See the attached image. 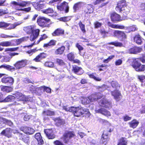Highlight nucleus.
Instances as JSON below:
<instances>
[{"instance_id": "obj_12", "label": "nucleus", "mask_w": 145, "mask_h": 145, "mask_svg": "<svg viewBox=\"0 0 145 145\" xmlns=\"http://www.w3.org/2000/svg\"><path fill=\"white\" fill-rule=\"evenodd\" d=\"M12 129L9 127H7L3 130L1 133V135L4 136L8 138H10L12 137Z\"/></svg>"}, {"instance_id": "obj_17", "label": "nucleus", "mask_w": 145, "mask_h": 145, "mask_svg": "<svg viewBox=\"0 0 145 145\" xmlns=\"http://www.w3.org/2000/svg\"><path fill=\"white\" fill-rule=\"evenodd\" d=\"M68 59L69 61L72 62L73 63H76L79 64L80 63V61L77 59H74L75 56L73 52L69 53L67 55Z\"/></svg>"}, {"instance_id": "obj_33", "label": "nucleus", "mask_w": 145, "mask_h": 145, "mask_svg": "<svg viewBox=\"0 0 145 145\" xmlns=\"http://www.w3.org/2000/svg\"><path fill=\"white\" fill-rule=\"evenodd\" d=\"M20 139L25 143H28L29 141L28 137L26 135H24L22 133H20L19 134Z\"/></svg>"}, {"instance_id": "obj_51", "label": "nucleus", "mask_w": 145, "mask_h": 145, "mask_svg": "<svg viewBox=\"0 0 145 145\" xmlns=\"http://www.w3.org/2000/svg\"><path fill=\"white\" fill-rule=\"evenodd\" d=\"M44 65L46 67L52 68L54 67V63L51 61H46L45 62Z\"/></svg>"}, {"instance_id": "obj_3", "label": "nucleus", "mask_w": 145, "mask_h": 145, "mask_svg": "<svg viewBox=\"0 0 145 145\" xmlns=\"http://www.w3.org/2000/svg\"><path fill=\"white\" fill-rule=\"evenodd\" d=\"M131 66L138 72H144L145 71V65L142 64L136 58L133 59Z\"/></svg>"}, {"instance_id": "obj_26", "label": "nucleus", "mask_w": 145, "mask_h": 145, "mask_svg": "<svg viewBox=\"0 0 145 145\" xmlns=\"http://www.w3.org/2000/svg\"><path fill=\"white\" fill-rule=\"evenodd\" d=\"M56 41L54 39H52L50 40L48 42L45 43L43 45L44 48H49L56 45Z\"/></svg>"}, {"instance_id": "obj_64", "label": "nucleus", "mask_w": 145, "mask_h": 145, "mask_svg": "<svg viewBox=\"0 0 145 145\" xmlns=\"http://www.w3.org/2000/svg\"><path fill=\"white\" fill-rule=\"evenodd\" d=\"M39 55L40 56L42 59L46 58L47 56V54L44 52L40 53L39 54Z\"/></svg>"}, {"instance_id": "obj_46", "label": "nucleus", "mask_w": 145, "mask_h": 145, "mask_svg": "<svg viewBox=\"0 0 145 145\" xmlns=\"http://www.w3.org/2000/svg\"><path fill=\"white\" fill-rule=\"evenodd\" d=\"M114 130L113 127L112 126H109V127H108L104 131L103 133V134H107L108 135V133H111Z\"/></svg>"}, {"instance_id": "obj_27", "label": "nucleus", "mask_w": 145, "mask_h": 145, "mask_svg": "<svg viewBox=\"0 0 145 145\" xmlns=\"http://www.w3.org/2000/svg\"><path fill=\"white\" fill-rule=\"evenodd\" d=\"M48 38L46 34H44L41 35V37L39 39L37 42L36 43H35V42H34L33 44L31 45L27 46V47H31L34 44H38L42 40H45L46 39Z\"/></svg>"}, {"instance_id": "obj_63", "label": "nucleus", "mask_w": 145, "mask_h": 145, "mask_svg": "<svg viewBox=\"0 0 145 145\" xmlns=\"http://www.w3.org/2000/svg\"><path fill=\"white\" fill-rule=\"evenodd\" d=\"M94 27L95 28H97L101 27L102 24L98 21H96L94 23Z\"/></svg>"}, {"instance_id": "obj_59", "label": "nucleus", "mask_w": 145, "mask_h": 145, "mask_svg": "<svg viewBox=\"0 0 145 145\" xmlns=\"http://www.w3.org/2000/svg\"><path fill=\"white\" fill-rule=\"evenodd\" d=\"M54 145H65L62 142L59 140H56L53 142Z\"/></svg>"}, {"instance_id": "obj_24", "label": "nucleus", "mask_w": 145, "mask_h": 145, "mask_svg": "<svg viewBox=\"0 0 145 145\" xmlns=\"http://www.w3.org/2000/svg\"><path fill=\"white\" fill-rule=\"evenodd\" d=\"M133 40L134 42L138 45H141L142 43V38L138 34L135 35L134 37Z\"/></svg>"}, {"instance_id": "obj_41", "label": "nucleus", "mask_w": 145, "mask_h": 145, "mask_svg": "<svg viewBox=\"0 0 145 145\" xmlns=\"http://www.w3.org/2000/svg\"><path fill=\"white\" fill-rule=\"evenodd\" d=\"M56 62L57 65L60 66H65L66 65V63L63 59L59 58L56 59Z\"/></svg>"}, {"instance_id": "obj_8", "label": "nucleus", "mask_w": 145, "mask_h": 145, "mask_svg": "<svg viewBox=\"0 0 145 145\" xmlns=\"http://www.w3.org/2000/svg\"><path fill=\"white\" fill-rule=\"evenodd\" d=\"M110 93L111 95L113 97L114 99L117 102L121 100L122 98V96L121 92L119 89H115L111 91Z\"/></svg>"}, {"instance_id": "obj_53", "label": "nucleus", "mask_w": 145, "mask_h": 145, "mask_svg": "<svg viewBox=\"0 0 145 145\" xmlns=\"http://www.w3.org/2000/svg\"><path fill=\"white\" fill-rule=\"evenodd\" d=\"M90 102L91 99L89 98V97L85 98L82 100V103L84 105L88 104Z\"/></svg>"}, {"instance_id": "obj_5", "label": "nucleus", "mask_w": 145, "mask_h": 145, "mask_svg": "<svg viewBox=\"0 0 145 145\" xmlns=\"http://www.w3.org/2000/svg\"><path fill=\"white\" fill-rule=\"evenodd\" d=\"M86 112V109L83 107L73 106L72 113L74 116L78 117L84 114Z\"/></svg>"}, {"instance_id": "obj_40", "label": "nucleus", "mask_w": 145, "mask_h": 145, "mask_svg": "<svg viewBox=\"0 0 145 145\" xmlns=\"http://www.w3.org/2000/svg\"><path fill=\"white\" fill-rule=\"evenodd\" d=\"M14 96L12 95H8L3 100L0 101L1 102H10L13 99Z\"/></svg>"}, {"instance_id": "obj_57", "label": "nucleus", "mask_w": 145, "mask_h": 145, "mask_svg": "<svg viewBox=\"0 0 145 145\" xmlns=\"http://www.w3.org/2000/svg\"><path fill=\"white\" fill-rule=\"evenodd\" d=\"M28 2L27 1H22L19 2V6L22 7H25L28 4Z\"/></svg>"}, {"instance_id": "obj_50", "label": "nucleus", "mask_w": 145, "mask_h": 145, "mask_svg": "<svg viewBox=\"0 0 145 145\" xmlns=\"http://www.w3.org/2000/svg\"><path fill=\"white\" fill-rule=\"evenodd\" d=\"M97 89L99 91L103 92L106 89V86L105 84H103L101 86H97Z\"/></svg>"}, {"instance_id": "obj_38", "label": "nucleus", "mask_w": 145, "mask_h": 145, "mask_svg": "<svg viewBox=\"0 0 145 145\" xmlns=\"http://www.w3.org/2000/svg\"><path fill=\"white\" fill-rule=\"evenodd\" d=\"M33 29L34 28L33 27L30 25L25 27L24 28V30L26 33L29 34H31Z\"/></svg>"}, {"instance_id": "obj_35", "label": "nucleus", "mask_w": 145, "mask_h": 145, "mask_svg": "<svg viewBox=\"0 0 145 145\" xmlns=\"http://www.w3.org/2000/svg\"><path fill=\"white\" fill-rule=\"evenodd\" d=\"M82 4V2H79L75 3L73 7V9L74 12H76L79 8H81Z\"/></svg>"}, {"instance_id": "obj_44", "label": "nucleus", "mask_w": 145, "mask_h": 145, "mask_svg": "<svg viewBox=\"0 0 145 145\" xmlns=\"http://www.w3.org/2000/svg\"><path fill=\"white\" fill-rule=\"evenodd\" d=\"M3 120L2 125L6 124L10 126H11L13 125L12 122L10 120L3 118Z\"/></svg>"}, {"instance_id": "obj_36", "label": "nucleus", "mask_w": 145, "mask_h": 145, "mask_svg": "<svg viewBox=\"0 0 145 145\" xmlns=\"http://www.w3.org/2000/svg\"><path fill=\"white\" fill-rule=\"evenodd\" d=\"M42 12L44 14H53L54 10L53 8L48 7V8L41 10Z\"/></svg>"}, {"instance_id": "obj_25", "label": "nucleus", "mask_w": 145, "mask_h": 145, "mask_svg": "<svg viewBox=\"0 0 145 145\" xmlns=\"http://www.w3.org/2000/svg\"><path fill=\"white\" fill-rule=\"evenodd\" d=\"M64 33V30L58 28L56 29L53 33H52V35L53 36H59L63 35Z\"/></svg>"}, {"instance_id": "obj_34", "label": "nucleus", "mask_w": 145, "mask_h": 145, "mask_svg": "<svg viewBox=\"0 0 145 145\" xmlns=\"http://www.w3.org/2000/svg\"><path fill=\"white\" fill-rule=\"evenodd\" d=\"M127 138L124 137H121L120 138L117 145H127Z\"/></svg>"}, {"instance_id": "obj_10", "label": "nucleus", "mask_w": 145, "mask_h": 145, "mask_svg": "<svg viewBox=\"0 0 145 145\" xmlns=\"http://www.w3.org/2000/svg\"><path fill=\"white\" fill-rule=\"evenodd\" d=\"M1 82L9 86L12 85L14 82V78L11 76H4L1 79Z\"/></svg>"}, {"instance_id": "obj_52", "label": "nucleus", "mask_w": 145, "mask_h": 145, "mask_svg": "<svg viewBox=\"0 0 145 145\" xmlns=\"http://www.w3.org/2000/svg\"><path fill=\"white\" fill-rule=\"evenodd\" d=\"M78 24L82 31L83 33H85L86 32V30L85 29V25L82 24L81 21L79 22Z\"/></svg>"}, {"instance_id": "obj_31", "label": "nucleus", "mask_w": 145, "mask_h": 145, "mask_svg": "<svg viewBox=\"0 0 145 145\" xmlns=\"http://www.w3.org/2000/svg\"><path fill=\"white\" fill-rule=\"evenodd\" d=\"M1 90L4 92L9 93L12 91L13 88L12 86H3L1 88Z\"/></svg>"}, {"instance_id": "obj_22", "label": "nucleus", "mask_w": 145, "mask_h": 145, "mask_svg": "<svg viewBox=\"0 0 145 145\" xmlns=\"http://www.w3.org/2000/svg\"><path fill=\"white\" fill-rule=\"evenodd\" d=\"M96 112L98 113H101L107 117L110 116L111 115L110 111L104 108H100L97 110Z\"/></svg>"}, {"instance_id": "obj_32", "label": "nucleus", "mask_w": 145, "mask_h": 145, "mask_svg": "<svg viewBox=\"0 0 145 145\" xmlns=\"http://www.w3.org/2000/svg\"><path fill=\"white\" fill-rule=\"evenodd\" d=\"M14 95L18 101H24L25 100V96L21 93L17 92L15 93Z\"/></svg>"}, {"instance_id": "obj_16", "label": "nucleus", "mask_w": 145, "mask_h": 145, "mask_svg": "<svg viewBox=\"0 0 145 145\" xmlns=\"http://www.w3.org/2000/svg\"><path fill=\"white\" fill-rule=\"evenodd\" d=\"M109 140V138L107 134H103L99 141L100 145H106Z\"/></svg>"}, {"instance_id": "obj_39", "label": "nucleus", "mask_w": 145, "mask_h": 145, "mask_svg": "<svg viewBox=\"0 0 145 145\" xmlns=\"http://www.w3.org/2000/svg\"><path fill=\"white\" fill-rule=\"evenodd\" d=\"M111 86L113 88L115 89H119L120 87V85L116 81H112Z\"/></svg>"}, {"instance_id": "obj_56", "label": "nucleus", "mask_w": 145, "mask_h": 145, "mask_svg": "<svg viewBox=\"0 0 145 145\" xmlns=\"http://www.w3.org/2000/svg\"><path fill=\"white\" fill-rule=\"evenodd\" d=\"M137 78L139 81L142 83L144 82L145 81V76L144 75H138Z\"/></svg>"}, {"instance_id": "obj_23", "label": "nucleus", "mask_w": 145, "mask_h": 145, "mask_svg": "<svg viewBox=\"0 0 145 145\" xmlns=\"http://www.w3.org/2000/svg\"><path fill=\"white\" fill-rule=\"evenodd\" d=\"M35 138L37 140L39 145H42L44 144V141L40 133H37L34 135Z\"/></svg>"}, {"instance_id": "obj_42", "label": "nucleus", "mask_w": 145, "mask_h": 145, "mask_svg": "<svg viewBox=\"0 0 145 145\" xmlns=\"http://www.w3.org/2000/svg\"><path fill=\"white\" fill-rule=\"evenodd\" d=\"M40 88L41 89H42L43 91H45L47 93H51V89L49 87L42 86H40Z\"/></svg>"}, {"instance_id": "obj_48", "label": "nucleus", "mask_w": 145, "mask_h": 145, "mask_svg": "<svg viewBox=\"0 0 145 145\" xmlns=\"http://www.w3.org/2000/svg\"><path fill=\"white\" fill-rule=\"evenodd\" d=\"M54 120L57 122V123L59 125H64L65 122L64 120L63 119H61L59 118H55Z\"/></svg>"}, {"instance_id": "obj_4", "label": "nucleus", "mask_w": 145, "mask_h": 145, "mask_svg": "<svg viewBox=\"0 0 145 145\" xmlns=\"http://www.w3.org/2000/svg\"><path fill=\"white\" fill-rule=\"evenodd\" d=\"M65 44V46L63 45H61L59 47L57 48L54 52L55 54L56 55H61L63 54L65 51V47L67 48V50H69L70 49L71 46L70 42L67 40L65 41L64 42Z\"/></svg>"}, {"instance_id": "obj_15", "label": "nucleus", "mask_w": 145, "mask_h": 145, "mask_svg": "<svg viewBox=\"0 0 145 145\" xmlns=\"http://www.w3.org/2000/svg\"><path fill=\"white\" fill-rule=\"evenodd\" d=\"M42 2L43 1L40 0L38 2H33L32 5L36 10L40 11L46 7L45 4L40 3Z\"/></svg>"}, {"instance_id": "obj_58", "label": "nucleus", "mask_w": 145, "mask_h": 145, "mask_svg": "<svg viewBox=\"0 0 145 145\" xmlns=\"http://www.w3.org/2000/svg\"><path fill=\"white\" fill-rule=\"evenodd\" d=\"M7 10V9H6V10L0 9V16L8 14V12Z\"/></svg>"}, {"instance_id": "obj_13", "label": "nucleus", "mask_w": 145, "mask_h": 145, "mask_svg": "<svg viewBox=\"0 0 145 145\" xmlns=\"http://www.w3.org/2000/svg\"><path fill=\"white\" fill-rule=\"evenodd\" d=\"M113 34L114 36L118 38H121V40H123L127 38L126 35L123 31L115 30L113 32Z\"/></svg>"}, {"instance_id": "obj_62", "label": "nucleus", "mask_w": 145, "mask_h": 145, "mask_svg": "<svg viewBox=\"0 0 145 145\" xmlns=\"http://www.w3.org/2000/svg\"><path fill=\"white\" fill-rule=\"evenodd\" d=\"M31 10V7H28L24 8H21L19 10L21 11H24L26 12H28L30 11Z\"/></svg>"}, {"instance_id": "obj_18", "label": "nucleus", "mask_w": 145, "mask_h": 145, "mask_svg": "<svg viewBox=\"0 0 145 145\" xmlns=\"http://www.w3.org/2000/svg\"><path fill=\"white\" fill-rule=\"evenodd\" d=\"M142 50V48L134 46L129 50V52L130 54H137L140 52Z\"/></svg>"}, {"instance_id": "obj_29", "label": "nucleus", "mask_w": 145, "mask_h": 145, "mask_svg": "<svg viewBox=\"0 0 145 145\" xmlns=\"http://www.w3.org/2000/svg\"><path fill=\"white\" fill-rule=\"evenodd\" d=\"M107 24L108 26L113 28L120 29H125V26L123 25L112 24L110 22H108L107 23Z\"/></svg>"}, {"instance_id": "obj_21", "label": "nucleus", "mask_w": 145, "mask_h": 145, "mask_svg": "<svg viewBox=\"0 0 145 145\" xmlns=\"http://www.w3.org/2000/svg\"><path fill=\"white\" fill-rule=\"evenodd\" d=\"M72 71L75 73L79 75H81L84 72L82 68L81 67L75 65L72 67Z\"/></svg>"}, {"instance_id": "obj_1", "label": "nucleus", "mask_w": 145, "mask_h": 145, "mask_svg": "<svg viewBox=\"0 0 145 145\" xmlns=\"http://www.w3.org/2000/svg\"><path fill=\"white\" fill-rule=\"evenodd\" d=\"M127 4L125 0H121L118 1L117 4L115 9L119 13H122V17L125 19L127 18L128 14L130 11L127 7Z\"/></svg>"}, {"instance_id": "obj_43", "label": "nucleus", "mask_w": 145, "mask_h": 145, "mask_svg": "<svg viewBox=\"0 0 145 145\" xmlns=\"http://www.w3.org/2000/svg\"><path fill=\"white\" fill-rule=\"evenodd\" d=\"M42 113L47 116H53L55 115V113L54 111H52L49 110L44 111Z\"/></svg>"}, {"instance_id": "obj_54", "label": "nucleus", "mask_w": 145, "mask_h": 145, "mask_svg": "<svg viewBox=\"0 0 145 145\" xmlns=\"http://www.w3.org/2000/svg\"><path fill=\"white\" fill-rule=\"evenodd\" d=\"M10 24L4 22H0V28H5L9 26Z\"/></svg>"}, {"instance_id": "obj_47", "label": "nucleus", "mask_w": 145, "mask_h": 145, "mask_svg": "<svg viewBox=\"0 0 145 145\" xmlns=\"http://www.w3.org/2000/svg\"><path fill=\"white\" fill-rule=\"evenodd\" d=\"M127 28L129 30L128 32L127 33H129L131 31H135L137 30L138 28L136 25H133L132 26L127 27Z\"/></svg>"}, {"instance_id": "obj_6", "label": "nucleus", "mask_w": 145, "mask_h": 145, "mask_svg": "<svg viewBox=\"0 0 145 145\" xmlns=\"http://www.w3.org/2000/svg\"><path fill=\"white\" fill-rule=\"evenodd\" d=\"M50 21V19L44 17H39L37 19V22L40 27H48L49 25L48 23Z\"/></svg>"}, {"instance_id": "obj_11", "label": "nucleus", "mask_w": 145, "mask_h": 145, "mask_svg": "<svg viewBox=\"0 0 145 145\" xmlns=\"http://www.w3.org/2000/svg\"><path fill=\"white\" fill-rule=\"evenodd\" d=\"M27 60L26 59L22 60L16 61L14 65L16 69H19L24 67L27 64Z\"/></svg>"}, {"instance_id": "obj_45", "label": "nucleus", "mask_w": 145, "mask_h": 145, "mask_svg": "<svg viewBox=\"0 0 145 145\" xmlns=\"http://www.w3.org/2000/svg\"><path fill=\"white\" fill-rule=\"evenodd\" d=\"M101 34L102 35L104 38L107 36V35L108 34V32L105 31L104 29H101L99 30Z\"/></svg>"}, {"instance_id": "obj_2", "label": "nucleus", "mask_w": 145, "mask_h": 145, "mask_svg": "<svg viewBox=\"0 0 145 145\" xmlns=\"http://www.w3.org/2000/svg\"><path fill=\"white\" fill-rule=\"evenodd\" d=\"M75 136L73 131H67L63 134L60 138L62 140L63 143L66 145L69 142L70 139Z\"/></svg>"}, {"instance_id": "obj_49", "label": "nucleus", "mask_w": 145, "mask_h": 145, "mask_svg": "<svg viewBox=\"0 0 145 145\" xmlns=\"http://www.w3.org/2000/svg\"><path fill=\"white\" fill-rule=\"evenodd\" d=\"M108 44L114 45L115 46L121 47L122 46V44L118 41L112 42H109Z\"/></svg>"}, {"instance_id": "obj_55", "label": "nucleus", "mask_w": 145, "mask_h": 145, "mask_svg": "<svg viewBox=\"0 0 145 145\" xmlns=\"http://www.w3.org/2000/svg\"><path fill=\"white\" fill-rule=\"evenodd\" d=\"M73 106L68 107L67 106H63V109L67 112H69L72 113Z\"/></svg>"}, {"instance_id": "obj_37", "label": "nucleus", "mask_w": 145, "mask_h": 145, "mask_svg": "<svg viewBox=\"0 0 145 145\" xmlns=\"http://www.w3.org/2000/svg\"><path fill=\"white\" fill-rule=\"evenodd\" d=\"M0 45L3 46L8 47L15 46V44H12L10 42L7 41L3 42L0 43Z\"/></svg>"}, {"instance_id": "obj_19", "label": "nucleus", "mask_w": 145, "mask_h": 145, "mask_svg": "<svg viewBox=\"0 0 145 145\" xmlns=\"http://www.w3.org/2000/svg\"><path fill=\"white\" fill-rule=\"evenodd\" d=\"M40 31V30L39 29H33L30 36V41H33L38 37L39 35Z\"/></svg>"}, {"instance_id": "obj_28", "label": "nucleus", "mask_w": 145, "mask_h": 145, "mask_svg": "<svg viewBox=\"0 0 145 145\" xmlns=\"http://www.w3.org/2000/svg\"><path fill=\"white\" fill-rule=\"evenodd\" d=\"M22 131L29 135L33 134L35 132V130L33 129L26 126L23 127Z\"/></svg>"}, {"instance_id": "obj_30", "label": "nucleus", "mask_w": 145, "mask_h": 145, "mask_svg": "<svg viewBox=\"0 0 145 145\" xmlns=\"http://www.w3.org/2000/svg\"><path fill=\"white\" fill-rule=\"evenodd\" d=\"M139 123V121L136 119H133L128 123L130 127L135 129L137 127Z\"/></svg>"}, {"instance_id": "obj_20", "label": "nucleus", "mask_w": 145, "mask_h": 145, "mask_svg": "<svg viewBox=\"0 0 145 145\" xmlns=\"http://www.w3.org/2000/svg\"><path fill=\"white\" fill-rule=\"evenodd\" d=\"M103 106L106 108H110L112 107V103L106 99L103 98L101 102Z\"/></svg>"}, {"instance_id": "obj_7", "label": "nucleus", "mask_w": 145, "mask_h": 145, "mask_svg": "<svg viewBox=\"0 0 145 145\" xmlns=\"http://www.w3.org/2000/svg\"><path fill=\"white\" fill-rule=\"evenodd\" d=\"M56 7L58 11H64L65 13H67L69 11V7L68 3L65 1H63L60 4L57 5Z\"/></svg>"}, {"instance_id": "obj_61", "label": "nucleus", "mask_w": 145, "mask_h": 145, "mask_svg": "<svg viewBox=\"0 0 145 145\" xmlns=\"http://www.w3.org/2000/svg\"><path fill=\"white\" fill-rule=\"evenodd\" d=\"M142 57L138 58H136L137 59H139L143 63H145V53L142 54Z\"/></svg>"}, {"instance_id": "obj_9", "label": "nucleus", "mask_w": 145, "mask_h": 145, "mask_svg": "<svg viewBox=\"0 0 145 145\" xmlns=\"http://www.w3.org/2000/svg\"><path fill=\"white\" fill-rule=\"evenodd\" d=\"M44 131L48 139H52L56 137V135L52 128L44 129Z\"/></svg>"}, {"instance_id": "obj_14", "label": "nucleus", "mask_w": 145, "mask_h": 145, "mask_svg": "<svg viewBox=\"0 0 145 145\" xmlns=\"http://www.w3.org/2000/svg\"><path fill=\"white\" fill-rule=\"evenodd\" d=\"M110 18L111 21L114 23L120 22L124 20L123 18V19H122L120 16L116 12H113L110 14Z\"/></svg>"}, {"instance_id": "obj_60", "label": "nucleus", "mask_w": 145, "mask_h": 145, "mask_svg": "<svg viewBox=\"0 0 145 145\" xmlns=\"http://www.w3.org/2000/svg\"><path fill=\"white\" fill-rule=\"evenodd\" d=\"M42 59L38 54L33 59V61L36 62H41Z\"/></svg>"}]
</instances>
